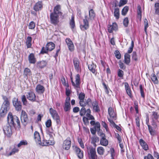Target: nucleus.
<instances>
[{
    "mask_svg": "<svg viewBox=\"0 0 159 159\" xmlns=\"http://www.w3.org/2000/svg\"><path fill=\"white\" fill-rule=\"evenodd\" d=\"M49 112L53 119L55 120L57 124H59L60 122L59 116L55 110L52 108H50L49 110Z\"/></svg>",
    "mask_w": 159,
    "mask_h": 159,
    "instance_id": "0eeeda50",
    "label": "nucleus"
},
{
    "mask_svg": "<svg viewBox=\"0 0 159 159\" xmlns=\"http://www.w3.org/2000/svg\"><path fill=\"white\" fill-rule=\"evenodd\" d=\"M155 13L157 15H159V3H156L155 5Z\"/></svg>",
    "mask_w": 159,
    "mask_h": 159,
    "instance_id": "49530a36",
    "label": "nucleus"
},
{
    "mask_svg": "<svg viewBox=\"0 0 159 159\" xmlns=\"http://www.w3.org/2000/svg\"><path fill=\"white\" fill-rule=\"evenodd\" d=\"M139 89H140V93H141V97L143 98H144L145 97V95L144 94V92H143V86H142V85L141 84L139 86Z\"/></svg>",
    "mask_w": 159,
    "mask_h": 159,
    "instance_id": "5fc2aeb1",
    "label": "nucleus"
},
{
    "mask_svg": "<svg viewBox=\"0 0 159 159\" xmlns=\"http://www.w3.org/2000/svg\"><path fill=\"white\" fill-rule=\"evenodd\" d=\"M140 144L143 148L145 150H147L148 149V146L145 141L142 139L139 140Z\"/></svg>",
    "mask_w": 159,
    "mask_h": 159,
    "instance_id": "bb28decb",
    "label": "nucleus"
},
{
    "mask_svg": "<svg viewBox=\"0 0 159 159\" xmlns=\"http://www.w3.org/2000/svg\"><path fill=\"white\" fill-rule=\"evenodd\" d=\"M71 143L70 138L69 137H68L63 142L62 144L63 149L66 150H69L70 147Z\"/></svg>",
    "mask_w": 159,
    "mask_h": 159,
    "instance_id": "9b49d317",
    "label": "nucleus"
},
{
    "mask_svg": "<svg viewBox=\"0 0 159 159\" xmlns=\"http://www.w3.org/2000/svg\"><path fill=\"white\" fill-rule=\"evenodd\" d=\"M144 30L146 32L147 28L148 27V20L145 19L144 20Z\"/></svg>",
    "mask_w": 159,
    "mask_h": 159,
    "instance_id": "774afa93",
    "label": "nucleus"
},
{
    "mask_svg": "<svg viewBox=\"0 0 159 159\" xmlns=\"http://www.w3.org/2000/svg\"><path fill=\"white\" fill-rule=\"evenodd\" d=\"M88 67L89 70H90L93 73H95L96 72V65L94 64L93 63H92L91 64H89L88 65Z\"/></svg>",
    "mask_w": 159,
    "mask_h": 159,
    "instance_id": "393cba45",
    "label": "nucleus"
},
{
    "mask_svg": "<svg viewBox=\"0 0 159 159\" xmlns=\"http://www.w3.org/2000/svg\"><path fill=\"white\" fill-rule=\"evenodd\" d=\"M86 113V110L84 107H82L80 110V115L81 116H84Z\"/></svg>",
    "mask_w": 159,
    "mask_h": 159,
    "instance_id": "37998d69",
    "label": "nucleus"
},
{
    "mask_svg": "<svg viewBox=\"0 0 159 159\" xmlns=\"http://www.w3.org/2000/svg\"><path fill=\"white\" fill-rule=\"evenodd\" d=\"M73 63L75 69L77 72L81 71V67L80 65L79 60L77 58H75L73 59Z\"/></svg>",
    "mask_w": 159,
    "mask_h": 159,
    "instance_id": "f8f14e48",
    "label": "nucleus"
},
{
    "mask_svg": "<svg viewBox=\"0 0 159 159\" xmlns=\"http://www.w3.org/2000/svg\"><path fill=\"white\" fill-rule=\"evenodd\" d=\"M89 15H85L83 20V22L80 25V28L82 30H87L89 27V23L92 22L94 20L95 14L93 9L89 10Z\"/></svg>",
    "mask_w": 159,
    "mask_h": 159,
    "instance_id": "f03ea898",
    "label": "nucleus"
},
{
    "mask_svg": "<svg viewBox=\"0 0 159 159\" xmlns=\"http://www.w3.org/2000/svg\"><path fill=\"white\" fill-rule=\"evenodd\" d=\"M7 121L9 124H10L12 126L14 127L16 123L20 127V122L19 118L16 116H12V113L10 112L7 117Z\"/></svg>",
    "mask_w": 159,
    "mask_h": 159,
    "instance_id": "7ed1b4c3",
    "label": "nucleus"
},
{
    "mask_svg": "<svg viewBox=\"0 0 159 159\" xmlns=\"http://www.w3.org/2000/svg\"><path fill=\"white\" fill-rule=\"evenodd\" d=\"M21 122L23 125H26L29 121L27 114L24 110H22L20 115Z\"/></svg>",
    "mask_w": 159,
    "mask_h": 159,
    "instance_id": "9d476101",
    "label": "nucleus"
},
{
    "mask_svg": "<svg viewBox=\"0 0 159 159\" xmlns=\"http://www.w3.org/2000/svg\"><path fill=\"white\" fill-rule=\"evenodd\" d=\"M89 159H97L96 149L92 146L87 147Z\"/></svg>",
    "mask_w": 159,
    "mask_h": 159,
    "instance_id": "20e7f679",
    "label": "nucleus"
},
{
    "mask_svg": "<svg viewBox=\"0 0 159 159\" xmlns=\"http://www.w3.org/2000/svg\"><path fill=\"white\" fill-rule=\"evenodd\" d=\"M46 133L47 134H48L51 139L53 134L54 130L52 127H47L46 128Z\"/></svg>",
    "mask_w": 159,
    "mask_h": 159,
    "instance_id": "7c9ffc66",
    "label": "nucleus"
},
{
    "mask_svg": "<svg viewBox=\"0 0 159 159\" xmlns=\"http://www.w3.org/2000/svg\"><path fill=\"white\" fill-rule=\"evenodd\" d=\"M28 60L31 64H34L36 62V59L34 53H30L28 56Z\"/></svg>",
    "mask_w": 159,
    "mask_h": 159,
    "instance_id": "412c9836",
    "label": "nucleus"
},
{
    "mask_svg": "<svg viewBox=\"0 0 159 159\" xmlns=\"http://www.w3.org/2000/svg\"><path fill=\"white\" fill-rule=\"evenodd\" d=\"M91 143L93 144L94 146H96V143L98 142L99 141V138L96 136L91 138Z\"/></svg>",
    "mask_w": 159,
    "mask_h": 159,
    "instance_id": "f704fd0d",
    "label": "nucleus"
},
{
    "mask_svg": "<svg viewBox=\"0 0 159 159\" xmlns=\"http://www.w3.org/2000/svg\"><path fill=\"white\" fill-rule=\"evenodd\" d=\"M129 7L128 6L125 7L122 9L121 14L123 16H125L129 10Z\"/></svg>",
    "mask_w": 159,
    "mask_h": 159,
    "instance_id": "79ce46f5",
    "label": "nucleus"
},
{
    "mask_svg": "<svg viewBox=\"0 0 159 159\" xmlns=\"http://www.w3.org/2000/svg\"><path fill=\"white\" fill-rule=\"evenodd\" d=\"M100 124L98 122H97L95 125L94 128L96 129L97 131H99L100 130Z\"/></svg>",
    "mask_w": 159,
    "mask_h": 159,
    "instance_id": "13d9d810",
    "label": "nucleus"
},
{
    "mask_svg": "<svg viewBox=\"0 0 159 159\" xmlns=\"http://www.w3.org/2000/svg\"><path fill=\"white\" fill-rule=\"evenodd\" d=\"M66 42L68 46L69 50L71 52L73 51L74 50V45L72 42L69 38L66 39Z\"/></svg>",
    "mask_w": 159,
    "mask_h": 159,
    "instance_id": "2eb2a0df",
    "label": "nucleus"
},
{
    "mask_svg": "<svg viewBox=\"0 0 159 159\" xmlns=\"http://www.w3.org/2000/svg\"><path fill=\"white\" fill-rule=\"evenodd\" d=\"M47 62L45 61H42L38 63V66L40 68H42L46 66Z\"/></svg>",
    "mask_w": 159,
    "mask_h": 159,
    "instance_id": "e433bc0d",
    "label": "nucleus"
},
{
    "mask_svg": "<svg viewBox=\"0 0 159 159\" xmlns=\"http://www.w3.org/2000/svg\"><path fill=\"white\" fill-rule=\"evenodd\" d=\"M92 106L93 107V112H98L100 111V109L99 107L98 102L95 100L92 103Z\"/></svg>",
    "mask_w": 159,
    "mask_h": 159,
    "instance_id": "6ab92c4d",
    "label": "nucleus"
},
{
    "mask_svg": "<svg viewBox=\"0 0 159 159\" xmlns=\"http://www.w3.org/2000/svg\"><path fill=\"white\" fill-rule=\"evenodd\" d=\"M125 86L127 93L131 98L132 97L131 92L128 84L127 82L125 83Z\"/></svg>",
    "mask_w": 159,
    "mask_h": 159,
    "instance_id": "a878e982",
    "label": "nucleus"
},
{
    "mask_svg": "<svg viewBox=\"0 0 159 159\" xmlns=\"http://www.w3.org/2000/svg\"><path fill=\"white\" fill-rule=\"evenodd\" d=\"M55 44L52 42L48 43L46 45V48H47L48 51H52L55 48Z\"/></svg>",
    "mask_w": 159,
    "mask_h": 159,
    "instance_id": "b1692460",
    "label": "nucleus"
},
{
    "mask_svg": "<svg viewBox=\"0 0 159 159\" xmlns=\"http://www.w3.org/2000/svg\"><path fill=\"white\" fill-rule=\"evenodd\" d=\"M117 74L119 77H122L124 75V72L122 70L119 69L118 70Z\"/></svg>",
    "mask_w": 159,
    "mask_h": 159,
    "instance_id": "e2e57ef3",
    "label": "nucleus"
},
{
    "mask_svg": "<svg viewBox=\"0 0 159 159\" xmlns=\"http://www.w3.org/2000/svg\"><path fill=\"white\" fill-rule=\"evenodd\" d=\"M85 97V94L84 93H81L79 95V98L80 100H84Z\"/></svg>",
    "mask_w": 159,
    "mask_h": 159,
    "instance_id": "69168bd1",
    "label": "nucleus"
},
{
    "mask_svg": "<svg viewBox=\"0 0 159 159\" xmlns=\"http://www.w3.org/2000/svg\"><path fill=\"white\" fill-rule=\"evenodd\" d=\"M116 57L118 59L121 58V55L120 52L118 50H116L114 53Z\"/></svg>",
    "mask_w": 159,
    "mask_h": 159,
    "instance_id": "4d7b16f0",
    "label": "nucleus"
},
{
    "mask_svg": "<svg viewBox=\"0 0 159 159\" xmlns=\"http://www.w3.org/2000/svg\"><path fill=\"white\" fill-rule=\"evenodd\" d=\"M61 81L62 84L66 87H69V85L68 83H66L65 79L64 77H62L61 79Z\"/></svg>",
    "mask_w": 159,
    "mask_h": 159,
    "instance_id": "de8ad7c7",
    "label": "nucleus"
},
{
    "mask_svg": "<svg viewBox=\"0 0 159 159\" xmlns=\"http://www.w3.org/2000/svg\"><path fill=\"white\" fill-rule=\"evenodd\" d=\"M44 88L43 86L39 84L37 85L36 88V91L38 93H44Z\"/></svg>",
    "mask_w": 159,
    "mask_h": 159,
    "instance_id": "4be33fe9",
    "label": "nucleus"
},
{
    "mask_svg": "<svg viewBox=\"0 0 159 159\" xmlns=\"http://www.w3.org/2000/svg\"><path fill=\"white\" fill-rule=\"evenodd\" d=\"M28 143L26 140H23L21 141L17 145V147H20L23 145H27Z\"/></svg>",
    "mask_w": 159,
    "mask_h": 159,
    "instance_id": "c03bdc74",
    "label": "nucleus"
},
{
    "mask_svg": "<svg viewBox=\"0 0 159 159\" xmlns=\"http://www.w3.org/2000/svg\"><path fill=\"white\" fill-rule=\"evenodd\" d=\"M35 26V24L33 21L30 22L28 25V28L30 29H34Z\"/></svg>",
    "mask_w": 159,
    "mask_h": 159,
    "instance_id": "a18cd8bd",
    "label": "nucleus"
},
{
    "mask_svg": "<svg viewBox=\"0 0 159 159\" xmlns=\"http://www.w3.org/2000/svg\"><path fill=\"white\" fill-rule=\"evenodd\" d=\"M114 16L116 19H118L119 18L120 11L119 8H115L114 12Z\"/></svg>",
    "mask_w": 159,
    "mask_h": 159,
    "instance_id": "473e14b6",
    "label": "nucleus"
},
{
    "mask_svg": "<svg viewBox=\"0 0 159 159\" xmlns=\"http://www.w3.org/2000/svg\"><path fill=\"white\" fill-rule=\"evenodd\" d=\"M7 109L5 108V107H1V108L0 111V114L1 116L3 117L7 113Z\"/></svg>",
    "mask_w": 159,
    "mask_h": 159,
    "instance_id": "c9c22d12",
    "label": "nucleus"
},
{
    "mask_svg": "<svg viewBox=\"0 0 159 159\" xmlns=\"http://www.w3.org/2000/svg\"><path fill=\"white\" fill-rule=\"evenodd\" d=\"M32 38L30 36H28L26 39V44L27 48H29L31 47L32 46Z\"/></svg>",
    "mask_w": 159,
    "mask_h": 159,
    "instance_id": "cd10ccee",
    "label": "nucleus"
},
{
    "mask_svg": "<svg viewBox=\"0 0 159 159\" xmlns=\"http://www.w3.org/2000/svg\"><path fill=\"white\" fill-rule=\"evenodd\" d=\"M108 31L109 33H111L114 31H116L118 30V26L115 22L113 23L112 25H108Z\"/></svg>",
    "mask_w": 159,
    "mask_h": 159,
    "instance_id": "ddd939ff",
    "label": "nucleus"
},
{
    "mask_svg": "<svg viewBox=\"0 0 159 159\" xmlns=\"http://www.w3.org/2000/svg\"><path fill=\"white\" fill-rule=\"evenodd\" d=\"M2 98L4 101L2 105V107L8 109L10 105V102L8 98L5 96H3Z\"/></svg>",
    "mask_w": 159,
    "mask_h": 159,
    "instance_id": "f3484780",
    "label": "nucleus"
},
{
    "mask_svg": "<svg viewBox=\"0 0 159 159\" xmlns=\"http://www.w3.org/2000/svg\"><path fill=\"white\" fill-rule=\"evenodd\" d=\"M32 75L30 70L28 68H26L24 70V75L28 77Z\"/></svg>",
    "mask_w": 159,
    "mask_h": 159,
    "instance_id": "72a5a7b5",
    "label": "nucleus"
},
{
    "mask_svg": "<svg viewBox=\"0 0 159 159\" xmlns=\"http://www.w3.org/2000/svg\"><path fill=\"white\" fill-rule=\"evenodd\" d=\"M48 52V50H47V48L46 47H43L41 49V50L40 52V53L43 54L44 53H46Z\"/></svg>",
    "mask_w": 159,
    "mask_h": 159,
    "instance_id": "052dcab7",
    "label": "nucleus"
},
{
    "mask_svg": "<svg viewBox=\"0 0 159 159\" xmlns=\"http://www.w3.org/2000/svg\"><path fill=\"white\" fill-rule=\"evenodd\" d=\"M108 114L111 118L115 120L116 119V114L114 109L111 107H109L108 109Z\"/></svg>",
    "mask_w": 159,
    "mask_h": 159,
    "instance_id": "dca6fc26",
    "label": "nucleus"
},
{
    "mask_svg": "<svg viewBox=\"0 0 159 159\" xmlns=\"http://www.w3.org/2000/svg\"><path fill=\"white\" fill-rule=\"evenodd\" d=\"M12 102L16 111H20L22 109L21 103L20 101L19 100L18 98H14L12 99Z\"/></svg>",
    "mask_w": 159,
    "mask_h": 159,
    "instance_id": "6e6552de",
    "label": "nucleus"
},
{
    "mask_svg": "<svg viewBox=\"0 0 159 159\" xmlns=\"http://www.w3.org/2000/svg\"><path fill=\"white\" fill-rule=\"evenodd\" d=\"M78 142L81 148H84V145L83 141L81 139H78Z\"/></svg>",
    "mask_w": 159,
    "mask_h": 159,
    "instance_id": "680f3d73",
    "label": "nucleus"
},
{
    "mask_svg": "<svg viewBox=\"0 0 159 159\" xmlns=\"http://www.w3.org/2000/svg\"><path fill=\"white\" fill-rule=\"evenodd\" d=\"M19 151V150L17 148H13L10 153H8L7 152V151L6 153V155L7 157L10 156L16 153L17 152Z\"/></svg>",
    "mask_w": 159,
    "mask_h": 159,
    "instance_id": "c756f323",
    "label": "nucleus"
},
{
    "mask_svg": "<svg viewBox=\"0 0 159 159\" xmlns=\"http://www.w3.org/2000/svg\"><path fill=\"white\" fill-rule=\"evenodd\" d=\"M129 24V20L127 17L125 18L123 21V25L125 27L128 26Z\"/></svg>",
    "mask_w": 159,
    "mask_h": 159,
    "instance_id": "864d4df0",
    "label": "nucleus"
},
{
    "mask_svg": "<svg viewBox=\"0 0 159 159\" xmlns=\"http://www.w3.org/2000/svg\"><path fill=\"white\" fill-rule=\"evenodd\" d=\"M34 139L36 142L38 144L41 143V139L39 133L37 131H35L34 134Z\"/></svg>",
    "mask_w": 159,
    "mask_h": 159,
    "instance_id": "5701e85b",
    "label": "nucleus"
},
{
    "mask_svg": "<svg viewBox=\"0 0 159 159\" xmlns=\"http://www.w3.org/2000/svg\"><path fill=\"white\" fill-rule=\"evenodd\" d=\"M27 98L32 102L36 101V96L34 93L32 91H30L27 93L26 95Z\"/></svg>",
    "mask_w": 159,
    "mask_h": 159,
    "instance_id": "4468645a",
    "label": "nucleus"
},
{
    "mask_svg": "<svg viewBox=\"0 0 159 159\" xmlns=\"http://www.w3.org/2000/svg\"><path fill=\"white\" fill-rule=\"evenodd\" d=\"M64 111L66 112L69 111L70 109V103L65 102L63 107Z\"/></svg>",
    "mask_w": 159,
    "mask_h": 159,
    "instance_id": "4c0bfd02",
    "label": "nucleus"
},
{
    "mask_svg": "<svg viewBox=\"0 0 159 159\" xmlns=\"http://www.w3.org/2000/svg\"><path fill=\"white\" fill-rule=\"evenodd\" d=\"M124 58L125 63L127 65H129L130 61V55L129 53H126L125 55Z\"/></svg>",
    "mask_w": 159,
    "mask_h": 159,
    "instance_id": "c85d7f7f",
    "label": "nucleus"
},
{
    "mask_svg": "<svg viewBox=\"0 0 159 159\" xmlns=\"http://www.w3.org/2000/svg\"><path fill=\"white\" fill-rule=\"evenodd\" d=\"M144 159H154V158L151 154L148 153L147 156L144 157Z\"/></svg>",
    "mask_w": 159,
    "mask_h": 159,
    "instance_id": "0e129e2a",
    "label": "nucleus"
},
{
    "mask_svg": "<svg viewBox=\"0 0 159 159\" xmlns=\"http://www.w3.org/2000/svg\"><path fill=\"white\" fill-rule=\"evenodd\" d=\"M97 152L100 155H102L104 152V149L102 147H99L97 148Z\"/></svg>",
    "mask_w": 159,
    "mask_h": 159,
    "instance_id": "ea45409f",
    "label": "nucleus"
},
{
    "mask_svg": "<svg viewBox=\"0 0 159 159\" xmlns=\"http://www.w3.org/2000/svg\"><path fill=\"white\" fill-rule=\"evenodd\" d=\"M151 79L152 81L155 84H157L158 82L157 77L155 74H153L151 76Z\"/></svg>",
    "mask_w": 159,
    "mask_h": 159,
    "instance_id": "8fccbe9b",
    "label": "nucleus"
},
{
    "mask_svg": "<svg viewBox=\"0 0 159 159\" xmlns=\"http://www.w3.org/2000/svg\"><path fill=\"white\" fill-rule=\"evenodd\" d=\"M75 79L74 88L76 90L77 93L78 94L80 90V84L81 83L80 76L79 74H78L75 76Z\"/></svg>",
    "mask_w": 159,
    "mask_h": 159,
    "instance_id": "39448f33",
    "label": "nucleus"
},
{
    "mask_svg": "<svg viewBox=\"0 0 159 159\" xmlns=\"http://www.w3.org/2000/svg\"><path fill=\"white\" fill-rule=\"evenodd\" d=\"M102 125L105 129L107 132H108L109 131V129L108 128V125L105 122L102 121Z\"/></svg>",
    "mask_w": 159,
    "mask_h": 159,
    "instance_id": "3c124183",
    "label": "nucleus"
},
{
    "mask_svg": "<svg viewBox=\"0 0 159 159\" xmlns=\"http://www.w3.org/2000/svg\"><path fill=\"white\" fill-rule=\"evenodd\" d=\"M75 150L78 157L80 159L83 158L84 156L83 151L77 147H75Z\"/></svg>",
    "mask_w": 159,
    "mask_h": 159,
    "instance_id": "a211bd4d",
    "label": "nucleus"
},
{
    "mask_svg": "<svg viewBox=\"0 0 159 159\" xmlns=\"http://www.w3.org/2000/svg\"><path fill=\"white\" fill-rule=\"evenodd\" d=\"M151 118L152 119L151 122L152 125L153 126V128L155 129L157 126L156 122L157 119L159 118V115H158L157 112L153 111L152 112Z\"/></svg>",
    "mask_w": 159,
    "mask_h": 159,
    "instance_id": "1a4fd4ad",
    "label": "nucleus"
},
{
    "mask_svg": "<svg viewBox=\"0 0 159 159\" xmlns=\"http://www.w3.org/2000/svg\"><path fill=\"white\" fill-rule=\"evenodd\" d=\"M148 129L149 133L152 136L156 134V131L155 129L151 126L150 125H148Z\"/></svg>",
    "mask_w": 159,
    "mask_h": 159,
    "instance_id": "58836bf2",
    "label": "nucleus"
},
{
    "mask_svg": "<svg viewBox=\"0 0 159 159\" xmlns=\"http://www.w3.org/2000/svg\"><path fill=\"white\" fill-rule=\"evenodd\" d=\"M43 7V4L42 2L38 1L35 4L34 7V9L35 11L41 10Z\"/></svg>",
    "mask_w": 159,
    "mask_h": 159,
    "instance_id": "aec40b11",
    "label": "nucleus"
},
{
    "mask_svg": "<svg viewBox=\"0 0 159 159\" xmlns=\"http://www.w3.org/2000/svg\"><path fill=\"white\" fill-rule=\"evenodd\" d=\"M39 144L43 146H48V140L44 139L43 140L42 142H41V143Z\"/></svg>",
    "mask_w": 159,
    "mask_h": 159,
    "instance_id": "338daca9",
    "label": "nucleus"
},
{
    "mask_svg": "<svg viewBox=\"0 0 159 159\" xmlns=\"http://www.w3.org/2000/svg\"><path fill=\"white\" fill-rule=\"evenodd\" d=\"M45 125L47 128L50 127L52 125V121L51 120H48L46 122Z\"/></svg>",
    "mask_w": 159,
    "mask_h": 159,
    "instance_id": "6e6d98bb",
    "label": "nucleus"
},
{
    "mask_svg": "<svg viewBox=\"0 0 159 159\" xmlns=\"http://www.w3.org/2000/svg\"><path fill=\"white\" fill-rule=\"evenodd\" d=\"M21 99L23 104L25 105H26L27 104V101L25 95H23L21 96Z\"/></svg>",
    "mask_w": 159,
    "mask_h": 159,
    "instance_id": "09e8293b",
    "label": "nucleus"
},
{
    "mask_svg": "<svg viewBox=\"0 0 159 159\" xmlns=\"http://www.w3.org/2000/svg\"><path fill=\"white\" fill-rule=\"evenodd\" d=\"M70 24L71 26V29L74 28L75 26L74 17L73 16H72L71 17V19L70 21Z\"/></svg>",
    "mask_w": 159,
    "mask_h": 159,
    "instance_id": "a19ab883",
    "label": "nucleus"
},
{
    "mask_svg": "<svg viewBox=\"0 0 159 159\" xmlns=\"http://www.w3.org/2000/svg\"><path fill=\"white\" fill-rule=\"evenodd\" d=\"M101 145L104 146H107L108 145V141L104 137H102L100 141Z\"/></svg>",
    "mask_w": 159,
    "mask_h": 159,
    "instance_id": "2f4dec72",
    "label": "nucleus"
},
{
    "mask_svg": "<svg viewBox=\"0 0 159 159\" xmlns=\"http://www.w3.org/2000/svg\"><path fill=\"white\" fill-rule=\"evenodd\" d=\"M61 7L59 5H57L54 7L53 12L50 14V22L55 25H57L59 22V16H62V18H64L62 16L63 13L61 11Z\"/></svg>",
    "mask_w": 159,
    "mask_h": 159,
    "instance_id": "f257e3e1",
    "label": "nucleus"
},
{
    "mask_svg": "<svg viewBox=\"0 0 159 159\" xmlns=\"http://www.w3.org/2000/svg\"><path fill=\"white\" fill-rule=\"evenodd\" d=\"M127 2V0H120L119 2V6L121 7L125 4Z\"/></svg>",
    "mask_w": 159,
    "mask_h": 159,
    "instance_id": "603ef678",
    "label": "nucleus"
},
{
    "mask_svg": "<svg viewBox=\"0 0 159 159\" xmlns=\"http://www.w3.org/2000/svg\"><path fill=\"white\" fill-rule=\"evenodd\" d=\"M132 58L133 60L136 61L138 60V57L136 52H133L132 53Z\"/></svg>",
    "mask_w": 159,
    "mask_h": 159,
    "instance_id": "bf43d9fd",
    "label": "nucleus"
},
{
    "mask_svg": "<svg viewBox=\"0 0 159 159\" xmlns=\"http://www.w3.org/2000/svg\"><path fill=\"white\" fill-rule=\"evenodd\" d=\"M11 125L10 124H7L3 127V129L5 135L8 137H10L12 134L11 129Z\"/></svg>",
    "mask_w": 159,
    "mask_h": 159,
    "instance_id": "423d86ee",
    "label": "nucleus"
}]
</instances>
